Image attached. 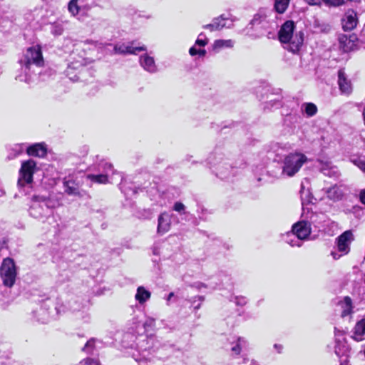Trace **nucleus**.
<instances>
[{
    "label": "nucleus",
    "mask_w": 365,
    "mask_h": 365,
    "mask_svg": "<svg viewBox=\"0 0 365 365\" xmlns=\"http://www.w3.org/2000/svg\"><path fill=\"white\" fill-rule=\"evenodd\" d=\"M29 155L43 158L47 153V149L43 143H36L26 148Z\"/></svg>",
    "instance_id": "nucleus-19"
},
{
    "label": "nucleus",
    "mask_w": 365,
    "mask_h": 365,
    "mask_svg": "<svg viewBox=\"0 0 365 365\" xmlns=\"http://www.w3.org/2000/svg\"><path fill=\"white\" fill-rule=\"evenodd\" d=\"M281 106L280 97L277 96L274 98H271L269 101L265 103L264 109H272V108H278Z\"/></svg>",
    "instance_id": "nucleus-31"
},
{
    "label": "nucleus",
    "mask_w": 365,
    "mask_h": 365,
    "mask_svg": "<svg viewBox=\"0 0 365 365\" xmlns=\"http://www.w3.org/2000/svg\"><path fill=\"white\" fill-rule=\"evenodd\" d=\"M339 306L341 309V317L344 318L346 317H349L353 313L352 302L350 297H345L339 302Z\"/></svg>",
    "instance_id": "nucleus-22"
},
{
    "label": "nucleus",
    "mask_w": 365,
    "mask_h": 365,
    "mask_svg": "<svg viewBox=\"0 0 365 365\" xmlns=\"http://www.w3.org/2000/svg\"><path fill=\"white\" fill-rule=\"evenodd\" d=\"M80 365H101L100 362L98 359H94L91 358H86L81 361Z\"/></svg>",
    "instance_id": "nucleus-37"
},
{
    "label": "nucleus",
    "mask_w": 365,
    "mask_h": 365,
    "mask_svg": "<svg viewBox=\"0 0 365 365\" xmlns=\"http://www.w3.org/2000/svg\"><path fill=\"white\" fill-rule=\"evenodd\" d=\"M294 22L289 20L282 25L278 32L279 41L284 44V48L293 53L299 51L304 41V33L299 31L294 34Z\"/></svg>",
    "instance_id": "nucleus-2"
},
{
    "label": "nucleus",
    "mask_w": 365,
    "mask_h": 365,
    "mask_svg": "<svg viewBox=\"0 0 365 365\" xmlns=\"http://www.w3.org/2000/svg\"><path fill=\"white\" fill-rule=\"evenodd\" d=\"M81 319L84 322H88L90 321V319H91L90 314H88V313H81Z\"/></svg>",
    "instance_id": "nucleus-43"
},
{
    "label": "nucleus",
    "mask_w": 365,
    "mask_h": 365,
    "mask_svg": "<svg viewBox=\"0 0 365 365\" xmlns=\"http://www.w3.org/2000/svg\"><path fill=\"white\" fill-rule=\"evenodd\" d=\"M173 296H174V293H173V292H170V293L168 295V297H167V298H166V300H167L168 302H170V299H171V298H172Z\"/></svg>",
    "instance_id": "nucleus-52"
},
{
    "label": "nucleus",
    "mask_w": 365,
    "mask_h": 365,
    "mask_svg": "<svg viewBox=\"0 0 365 365\" xmlns=\"http://www.w3.org/2000/svg\"><path fill=\"white\" fill-rule=\"evenodd\" d=\"M327 197L332 200L338 201L341 200L344 195V192L342 190L336 186L334 185L330 188H329L327 191Z\"/></svg>",
    "instance_id": "nucleus-25"
},
{
    "label": "nucleus",
    "mask_w": 365,
    "mask_h": 365,
    "mask_svg": "<svg viewBox=\"0 0 365 365\" xmlns=\"http://www.w3.org/2000/svg\"><path fill=\"white\" fill-rule=\"evenodd\" d=\"M290 0H275L274 9L278 14H284L289 4Z\"/></svg>",
    "instance_id": "nucleus-28"
},
{
    "label": "nucleus",
    "mask_w": 365,
    "mask_h": 365,
    "mask_svg": "<svg viewBox=\"0 0 365 365\" xmlns=\"http://www.w3.org/2000/svg\"><path fill=\"white\" fill-rule=\"evenodd\" d=\"M19 63L21 68L16 79L29 85L35 83L38 79L37 75L44 65L41 47L34 46L28 48L19 60Z\"/></svg>",
    "instance_id": "nucleus-1"
},
{
    "label": "nucleus",
    "mask_w": 365,
    "mask_h": 365,
    "mask_svg": "<svg viewBox=\"0 0 365 365\" xmlns=\"http://www.w3.org/2000/svg\"><path fill=\"white\" fill-rule=\"evenodd\" d=\"M351 162L365 173V160L360 158H354L351 159Z\"/></svg>",
    "instance_id": "nucleus-34"
},
{
    "label": "nucleus",
    "mask_w": 365,
    "mask_h": 365,
    "mask_svg": "<svg viewBox=\"0 0 365 365\" xmlns=\"http://www.w3.org/2000/svg\"><path fill=\"white\" fill-rule=\"evenodd\" d=\"M248 341L245 337H237L235 340L231 342L230 351L232 352V355H240L242 349H246L248 346Z\"/></svg>",
    "instance_id": "nucleus-18"
},
{
    "label": "nucleus",
    "mask_w": 365,
    "mask_h": 365,
    "mask_svg": "<svg viewBox=\"0 0 365 365\" xmlns=\"http://www.w3.org/2000/svg\"><path fill=\"white\" fill-rule=\"evenodd\" d=\"M140 66L148 72L153 73L158 70L154 58L148 54H144L140 58Z\"/></svg>",
    "instance_id": "nucleus-20"
},
{
    "label": "nucleus",
    "mask_w": 365,
    "mask_h": 365,
    "mask_svg": "<svg viewBox=\"0 0 365 365\" xmlns=\"http://www.w3.org/2000/svg\"><path fill=\"white\" fill-rule=\"evenodd\" d=\"M45 314V310L43 309H41L39 311V314Z\"/></svg>",
    "instance_id": "nucleus-54"
},
{
    "label": "nucleus",
    "mask_w": 365,
    "mask_h": 365,
    "mask_svg": "<svg viewBox=\"0 0 365 365\" xmlns=\"http://www.w3.org/2000/svg\"><path fill=\"white\" fill-rule=\"evenodd\" d=\"M352 338L356 341L365 339V316L356 324Z\"/></svg>",
    "instance_id": "nucleus-21"
},
{
    "label": "nucleus",
    "mask_w": 365,
    "mask_h": 365,
    "mask_svg": "<svg viewBox=\"0 0 365 365\" xmlns=\"http://www.w3.org/2000/svg\"><path fill=\"white\" fill-rule=\"evenodd\" d=\"M353 240V234L351 230L345 231L337 238V249L342 255L347 254L349 251V244Z\"/></svg>",
    "instance_id": "nucleus-12"
},
{
    "label": "nucleus",
    "mask_w": 365,
    "mask_h": 365,
    "mask_svg": "<svg viewBox=\"0 0 365 365\" xmlns=\"http://www.w3.org/2000/svg\"><path fill=\"white\" fill-rule=\"evenodd\" d=\"M173 210L179 213L185 214V206L180 202H176L173 205Z\"/></svg>",
    "instance_id": "nucleus-39"
},
{
    "label": "nucleus",
    "mask_w": 365,
    "mask_h": 365,
    "mask_svg": "<svg viewBox=\"0 0 365 365\" xmlns=\"http://www.w3.org/2000/svg\"><path fill=\"white\" fill-rule=\"evenodd\" d=\"M310 234V222L302 220L292 225V230L286 234L284 240L292 247H301L302 240L307 239Z\"/></svg>",
    "instance_id": "nucleus-4"
},
{
    "label": "nucleus",
    "mask_w": 365,
    "mask_h": 365,
    "mask_svg": "<svg viewBox=\"0 0 365 365\" xmlns=\"http://www.w3.org/2000/svg\"><path fill=\"white\" fill-rule=\"evenodd\" d=\"M235 303L238 306H244L247 304V299L245 297H235Z\"/></svg>",
    "instance_id": "nucleus-41"
},
{
    "label": "nucleus",
    "mask_w": 365,
    "mask_h": 365,
    "mask_svg": "<svg viewBox=\"0 0 365 365\" xmlns=\"http://www.w3.org/2000/svg\"><path fill=\"white\" fill-rule=\"evenodd\" d=\"M82 67L81 63L76 62V63H71V64L68 65L67 70L66 71V75L69 77L70 79L72 81H76L78 80V78L75 75L74 77L71 76L72 74L71 71L73 69L78 70Z\"/></svg>",
    "instance_id": "nucleus-30"
},
{
    "label": "nucleus",
    "mask_w": 365,
    "mask_h": 365,
    "mask_svg": "<svg viewBox=\"0 0 365 365\" xmlns=\"http://www.w3.org/2000/svg\"><path fill=\"white\" fill-rule=\"evenodd\" d=\"M222 157L220 154L217 155V156L216 155V154L212 155L208 158L209 163L212 164L214 165L220 163L222 161Z\"/></svg>",
    "instance_id": "nucleus-38"
},
{
    "label": "nucleus",
    "mask_w": 365,
    "mask_h": 365,
    "mask_svg": "<svg viewBox=\"0 0 365 365\" xmlns=\"http://www.w3.org/2000/svg\"><path fill=\"white\" fill-rule=\"evenodd\" d=\"M324 2L330 6H339L344 3V0H323Z\"/></svg>",
    "instance_id": "nucleus-40"
},
{
    "label": "nucleus",
    "mask_w": 365,
    "mask_h": 365,
    "mask_svg": "<svg viewBox=\"0 0 365 365\" xmlns=\"http://www.w3.org/2000/svg\"><path fill=\"white\" fill-rule=\"evenodd\" d=\"M101 166L104 173L98 175L90 174L88 175L87 178L95 182L106 183L108 182V176L109 175V173L111 172L113 173V165L110 163H104Z\"/></svg>",
    "instance_id": "nucleus-15"
},
{
    "label": "nucleus",
    "mask_w": 365,
    "mask_h": 365,
    "mask_svg": "<svg viewBox=\"0 0 365 365\" xmlns=\"http://www.w3.org/2000/svg\"><path fill=\"white\" fill-rule=\"evenodd\" d=\"M48 319H49L48 316H46V317H44L43 318H38V320L39 322H41V323H46V322H48Z\"/></svg>",
    "instance_id": "nucleus-48"
},
{
    "label": "nucleus",
    "mask_w": 365,
    "mask_h": 365,
    "mask_svg": "<svg viewBox=\"0 0 365 365\" xmlns=\"http://www.w3.org/2000/svg\"><path fill=\"white\" fill-rule=\"evenodd\" d=\"M16 275L14 261L11 258L4 259L0 267V276L4 285L11 287L15 283Z\"/></svg>",
    "instance_id": "nucleus-6"
},
{
    "label": "nucleus",
    "mask_w": 365,
    "mask_h": 365,
    "mask_svg": "<svg viewBox=\"0 0 365 365\" xmlns=\"http://www.w3.org/2000/svg\"><path fill=\"white\" fill-rule=\"evenodd\" d=\"M171 226L170 216L167 212H163L158 216L157 232L160 235L168 232Z\"/></svg>",
    "instance_id": "nucleus-16"
},
{
    "label": "nucleus",
    "mask_w": 365,
    "mask_h": 365,
    "mask_svg": "<svg viewBox=\"0 0 365 365\" xmlns=\"http://www.w3.org/2000/svg\"><path fill=\"white\" fill-rule=\"evenodd\" d=\"M36 162L32 159L24 160L19 172L18 185L24 187L33 182L34 174L37 170Z\"/></svg>",
    "instance_id": "nucleus-8"
},
{
    "label": "nucleus",
    "mask_w": 365,
    "mask_h": 365,
    "mask_svg": "<svg viewBox=\"0 0 365 365\" xmlns=\"http://www.w3.org/2000/svg\"><path fill=\"white\" fill-rule=\"evenodd\" d=\"M234 46V41L231 39L224 40L218 39L214 41L212 48L214 50L219 51L224 48H232Z\"/></svg>",
    "instance_id": "nucleus-27"
},
{
    "label": "nucleus",
    "mask_w": 365,
    "mask_h": 365,
    "mask_svg": "<svg viewBox=\"0 0 365 365\" xmlns=\"http://www.w3.org/2000/svg\"><path fill=\"white\" fill-rule=\"evenodd\" d=\"M309 5H317L320 4V0H304Z\"/></svg>",
    "instance_id": "nucleus-45"
},
{
    "label": "nucleus",
    "mask_w": 365,
    "mask_h": 365,
    "mask_svg": "<svg viewBox=\"0 0 365 365\" xmlns=\"http://www.w3.org/2000/svg\"><path fill=\"white\" fill-rule=\"evenodd\" d=\"M95 343L96 339H89L85 346L82 348V351L83 352H86L88 354H93L94 349H95Z\"/></svg>",
    "instance_id": "nucleus-32"
},
{
    "label": "nucleus",
    "mask_w": 365,
    "mask_h": 365,
    "mask_svg": "<svg viewBox=\"0 0 365 365\" xmlns=\"http://www.w3.org/2000/svg\"><path fill=\"white\" fill-rule=\"evenodd\" d=\"M260 19H261V16H259V15H255V16H254V18L252 19V20L251 21V24H252V25H255V24H260V22H261Z\"/></svg>",
    "instance_id": "nucleus-42"
},
{
    "label": "nucleus",
    "mask_w": 365,
    "mask_h": 365,
    "mask_svg": "<svg viewBox=\"0 0 365 365\" xmlns=\"http://www.w3.org/2000/svg\"><path fill=\"white\" fill-rule=\"evenodd\" d=\"M4 20L1 17L0 18V25L2 24V23H4Z\"/></svg>",
    "instance_id": "nucleus-55"
},
{
    "label": "nucleus",
    "mask_w": 365,
    "mask_h": 365,
    "mask_svg": "<svg viewBox=\"0 0 365 365\" xmlns=\"http://www.w3.org/2000/svg\"><path fill=\"white\" fill-rule=\"evenodd\" d=\"M53 207V202L51 200L44 197L35 196L33 197L29 213L34 218H41L51 213Z\"/></svg>",
    "instance_id": "nucleus-5"
},
{
    "label": "nucleus",
    "mask_w": 365,
    "mask_h": 365,
    "mask_svg": "<svg viewBox=\"0 0 365 365\" xmlns=\"http://www.w3.org/2000/svg\"><path fill=\"white\" fill-rule=\"evenodd\" d=\"M307 160V157L302 153H289L283 160L281 175L287 178L294 176Z\"/></svg>",
    "instance_id": "nucleus-3"
},
{
    "label": "nucleus",
    "mask_w": 365,
    "mask_h": 365,
    "mask_svg": "<svg viewBox=\"0 0 365 365\" xmlns=\"http://www.w3.org/2000/svg\"><path fill=\"white\" fill-rule=\"evenodd\" d=\"M197 51L198 50L196 49L194 46L191 47L189 50V53L191 55V56H195V55H197Z\"/></svg>",
    "instance_id": "nucleus-47"
},
{
    "label": "nucleus",
    "mask_w": 365,
    "mask_h": 365,
    "mask_svg": "<svg viewBox=\"0 0 365 365\" xmlns=\"http://www.w3.org/2000/svg\"><path fill=\"white\" fill-rule=\"evenodd\" d=\"M331 255H332L333 258L335 259H337L340 257L341 255H338L336 252L332 251Z\"/></svg>",
    "instance_id": "nucleus-50"
},
{
    "label": "nucleus",
    "mask_w": 365,
    "mask_h": 365,
    "mask_svg": "<svg viewBox=\"0 0 365 365\" xmlns=\"http://www.w3.org/2000/svg\"><path fill=\"white\" fill-rule=\"evenodd\" d=\"M208 40L206 38L205 35L203 33H200L198 36V38H197L195 41V45L200 46H205L207 44Z\"/></svg>",
    "instance_id": "nucleus-36"
},
{
    "label": "nucleus",
    "mask_w": 365,
    "mask_h": 365,
    "mask_svg": "<svg viewBox=\"0 0 365 365\" xmlns=\"http://www.w3.org/2000/svg\"><path fill=\"white\" fill-rule=\"evenodd\" d=\"M197 54L200 56H204L206 54V51L205 49H199Z\"/></svg>",
    "instance_id": "nucleus-51"
},
{
    "label": "nucleus",
    "mask_w": 365,
    "mask_h": 365,
    "mask_svg": "<svg viewBox=\"0 0 365 365\" xmlns=\"http://www.w3.org/2000/svg\"><path fill=\"white\" fill-rule=\"evenodd\" d=\"M4 192L2 190H0V196H1L3 195Z\"/></svg>",
    "instance_id": "nucleus-56"
},
{
    "label": "nucleus",
    "mask_w": 365,
    "mask_h": 365,
    "mask_svg": "<svg viewBox=\"0 0 365 365\" xmlns=\"http://www.w3.org/2000/svg\"><path fill=\"white\" fill-rule=\"evenodd\" d=\"M27 146L24 144H16L10 150L8 158L9 160L14 159L21 154H22L24 150H26Z\"/></svg>",
    "instance_id": "nucleus-26"
},
{
    "label": "nucleus",
    "mask_w": 365,
    "mask_h": 365,
    "mask_svg": "<svg viewBox=\"0 0 365 365\" xmlns=\"http://www.w3.org/2000/svg\"><path fill=\"white\" fill-rule=\"evenodd\" d=\"M63 31V27L61 24H53L51 26V33L55 36L61 35Z\"/></svg>",
    "instance_id": "nucleus-35"
},
{
    "label": "nucleus",
    "mask_w": 365,
    "mask_h": 365,
    "mask_svg": "<svg viewBox=\"0 0 365 365\" xmlns=\"http://www.w3.org/2000/svg\"><path fill=\"white\" fill-rule=\"evenodd\" d=\"M335 346L334 351L339 357L344 356V362H346L347 357L349 356L351 349L346 343L344 333L342 331L335 328Z\"/></svg>",
    "instance_id": "nucleus-9"
},
{
    "label": "nucleus",
    "mask_w": 365,
    "mask_h": 365,
    "mask_svg": "<svg viewBox=\"0 0 365 365\" xmlns=\"http://www.w3.org/2000/svg\"><path fill=\"white\" fill-rule=\"evenodd\" d=\"M341 365H346V364H345L344 362H342V363L341 364Z\"/></svg>",
    "instance_id": "nucleus-57"
},
{
    "label": "nucleus",
    "mask_w": 365,
    "mask_h": 365,
    "mask_svg": "<svg viewBox=\"0 0 365 365\" xmlns=\"http://www.w3.org/2000/svg\"><path fill=\"white\" fill-rule=\"evenodd\" d=\"M274 348L277 351L278 353H281L282 349V346L280 344H275L274 345Z\"/></svg>",
    "instance_id": "nucleus-49"
},
{
    "label": "nucleus",
    "mask_w": 365,
    "mask_h": 365,
    "mask_svg": "<svg viewBox=\"0 0 365 365\" xmlns=\"http://www.w3.org/2000/svg\"><path fill=\"white\" fill-rule=\"evenodd\" d=\"M356 13L354 10H348L341 18V25L344 31H351L357 25Z\"/></svg>",
    "instance_id": "nucleus-13"
},
{
    "label": "nucleus",
    "mask_w": 365,
    "mask_h": 365,
    "mask_svg": "<svg viewBox=\"0 0 365 365\" xmlns=\"http://www.w3.org/2000/svg\"><path fill=\"white\" fill-rule=\"evenodd\" d=\"M359 199L362 204L365 205V189H362L359 192Z\"/></svg>",
    "instance_id": "nucleus-44"
},
{
    "label": "nucleus",
    "mask_w": 365,
    "mask_h": 365,
    "mask_svg": "<svg viewBox=\"0 0 365 365\" xmlns=\"http://www.w3.org/2000/svg\"><path fill=\"white\" fill-rule=\"evenodd\" d=\"M134 44V42L128 44H116L114 46V51L119 54H135L136 52L146 51L145 46H135Z\"/></svg>",
    "instance_id": "nucleus-11"
},
{
    "label": "nucleus",
    "mask_w": 365,
    "mask_h": 365,
    "mask_svg": "<svg viewBox=\"0 0 365 365\" xmlns=\"http://www.w3.org/2000/svg\"><path fill=\"white\" fill-rule=\"evenodd\" d=\"M150 292L147 290L144 287L140 286L138 287L136 294L135 295V299L137 302H139V304H144L150 299Z\"/></svg>",
    "instance_id": "nucleus-24"
},
{
    "label": "nucleus",
    "mask_w": 365,
    "mask_h": 365,
    "mask_svg": "<svg viewBox=\"0 0 365 365\" xmlns=\"http://www.w3.org/2000/svg\"><path fill=\"white\" fill-rule=\"evenodd\" d=\"M338 84L342 93L349 94L351 91V86L349 81L345 76V73L342 70L338 72Z\"/></svg>",
    "instance_id": "nucleus-23"
},
{
    "label": "nucleus",
    "mask_w": 365,
    "mask_h": 365,
    "mask_svg": "<svg viewBox=\"0 0 365 365\" xmlns=\"http://www.w3.org/2000/svg\"><path fill=\"white\" fill-rule=\"evenodd\" d=\"M196 299H198L200 302H202L203 300H204V297L202 296H197V297H195L192 298V299L191 300V302L192 303H195V302H197V300Z\"/></svg>",
    "instance_id": "nucleus-46"
},
{
    "label": "nucleus",
    "mask_w": 365,
    "mask_h": 365,
    "mask_svg": "<svg viewBox=\"0 0 365 365\" xmlns=\"http://www.w3.org/2000/svg\"><path fill=\"white\" fill-rule=\"evenodd\" d=\"M152 339L144 338L137 344V350L132 354L139 365H148L150 360Z\"/></svg>",
    "instance_id": "nucleus-7"
},
{
    "label": "nucleus",
    "mask_w": 365,
    "mask_h": 365,
    "mask_svg": "<svg viewBox=\"0 0 365 365\" xmlns=\"http://www.w3.org/2000/svg\"><path fill=\"white\" fill-rule=\"evenodd\" d=\"M233 26V21L225 14H222L219 17L215 18L212 22L203 26L205 29L210 31H218L223 28H231Z\"/></svg>",
    "instance_id": "nucleus-10"
},
{
    "label": "nucleus",
    "mask_w": 365,
    "mask_h": 365,
    "mask_svg": "<svg viewBox=\"0 0 365 365\" xmlns=\"http://www.w3.org/2000/svg\"><path fill=\"white\" fill-rule=\"evenodd\" d=\"M63 185L64 192L72 196H81L79 185L71 176H68L63 178Z\"/></svg>",
    "instance_id": "nucleus-14"
},
{
    "label": "nucleus",
    "mask_w": 365,
    "mask_h": 365,
    "mask_svg": "<svg viewBox=\"0 0 365 365\" xmlns=\"http://www.w3.org/2000/svg\"><path fill=\"white\" fill-rule=\"evenodd\" d=\"M320 171L325 175L329 177H336L338 175V169L336 166L329 160H318Z\"/></svg>",
    "instance_id": "nucleus-17"
},
{
    "label": "nucleus",
    "mask_w": 365,
    "mask_h": 365,
    "mask_svg": "<svg viewBox=\"0 0 365 365\" xmlns=\"http://www.w3.org/2000/svg\"><path fill=\"white\" fill-rule=\"evenodd\" d=\"M302 108L305 112V113L310 117L314 115L317 112V108L316 105L312 103H304L302 106Z\"/></svg>",
    "instance_id": "nucleus-29"
},
{
    "label": "nucleus",
    "mask_w": 365,
    "mask_h": 365,
    "mask_svg": "<svg viewBox=\"0 0 365 365\" xmlns=\"http://www.w3.org/2000/svg\"><path fill=\"white\" fill-rule=\"evenodd\" d=\"M200 305H201V304H200V303H199L197 305H196V306H195V307H194V309H195V310H197V309H200Z\"/></svg>",
    "instance_id": "nucleus-53"
},
{
    "label": "nucleus",
    "mask_w": 365,
    "mask_h": 365,
    "mask_svg": "<svg viewBox=\"0 0 365 365\" xmlns=\"http://www.w3.org/2000/svg\"><path fill=\"white\" fill-rule=\"evenodd\" d=\"M68 9L73 16L77 15L80 9L78 5V0H71L68 3Z\"/></svg>",
    "instance_id": "nucleus-33"
}]
</instances>
